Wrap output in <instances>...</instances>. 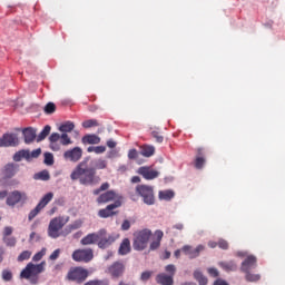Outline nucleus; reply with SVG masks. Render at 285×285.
<instances>
[{"instance_id":"nucleus-1","label":"nucleus","mask_w":285,"mask_h":285,"mask_svg":"<svg viewBox=\"0 0 285 285\" xmlns=\"http://www.w3.org/2000/svg\"><path fill=\"white\" fill-rule=\"evenodd\" d=\"M70 177L72 181L78 179L82 186H92L95 184L96 169L88 167V161L82 160L76 166Z\"/></svg>"},{"instance_id":"nucleus-2","label":"nucleus","mask_w":285,"mask_h":285,"mask_svg":"<svg viewBox=\"0 0 285 285\" xmlns=\"http://www.w3.org/2000/svg\"><path fill=\"white\" fill-rule=\"evenodd\" d=\"M47 263L43 261L40 264L29 263L26 268L22 269L20 278L28 279L32 285H37L39 282V275L45 273Z\"/></svg>"},{"instance_id":"nucleus-3","label":"nucleus","mask_w":285,"mask_h":285,"mask_svg":"<svg viewBox=\"0 0 285 285\" xmlns=\"http://www.w3.org/2000/svg\"><path fill=\"white\" fill-rule=\"evenodd\" d=\"M151 237L153 232L148 228L134 233V250L144 252L147 248Z\"/></svg>"},{"instance_id":"nucleus-4","label":"nucleus","mask_w":285,"mask_h":285,"mask_svg":"<svg viewBox=\"0 0 285 285\" xmlns=\"http://www.w3.org/2000/svg\"><path fill=\"white\" fill-rule=\"evenodd\" d=\"M70 218L69 216L63 217V216H59V217H55L53 219H51L50 224H49V228H48V235L49 237L57 239L60 237V230H62V228L69 223Z\"/></svg>"},{"instance_id":"nucleus-5","label":"nucleus","mask_w":285,"mask_h":285,"mask_svg":"<svg viewBox=\"0 0 285 285\" xmlns=\"http://www.w3.org/2000/svg\"><path fill=\"white\" fill-rule=\"evenodd\" d=\"M136 195L142 198V203L147 206L155 205V191L153 186L138 185L136 186Z\"/></svg>"},{"instance_id":"nucleus-6","label":"nucleus","mask_w":285,"mask_h":285,"mask_svg":"<svg viewBox=\"0 0 285 285\" xmlns=\"http://www.w3.org/2000/svg\"><path fill=\"white\" fill-rule=\"evenodd\" d=\"M88 278V271L83 267H72L67 275V279L70 282H76L77 284H82Z\"/></svg>"},{"instance_id":"nucleus-7","label":"nucleus","mask_w":285,"mask_h":285,"mask_svg":"<svg viewBox=\"0 0 285 285\" xmlns=\"http://www.w3.org/2000/svg\"><path fill=\"white\" fill-rule=\"evenodd\" d=\"M72 259L76 263L88 264L94 259L92 248H78L72 254Z\"/></svg>"},{"instance_id":"nucleus-8","label":"nucleus","mask_w":285,"mask_h":285,"mask_svg":"<svg viewBox=\"0 0 285 285\" xmlns=\"http://www.w3.org/2000/svg\"><path fill=\"white\" fill-rule=\"evenodd\" d=\"M98 248L106 249L111 246L118 238V235H107L106 229L98 230Z\"/></svg>"},{"instance_id":"nucleus-9","label":"nucleus","mask_w":285,"mask_h":285,"mask_svg":"<svg viewBox=\"0 0 285 285\" xmlns=\"http://www.w3.org/2000/svg\"><path fill=\"white\" fill-rule=\"evenodd\" d=\"M28 200V195L24 191L13 190L8 195L7 206L16 207L19 204H24Z\"/></svg>"},{"instance_id":"nucleus-10","label":"nucleus","mask_w":285,"mask_h":285,"mask_svg":"<svg viewBox=\"0 0 285 285\" xmlns=\"http://www.w3.org/2000/svg\"><path fill=\"white\" fill-rule=\"evenodd\" d=\"M53 197L55 195L51 191L46 194L37 207L30 212L29 220L32 222L52 202Z\"/></svg>"},{"instance_id":"nucleus-11","label":"nucleus","mask_w":285,"mask_h":285,"mask_svg":"<svg viewBox=\"0 0 285 285\" xmlns=\"http://www.w3.org/2000/svg\"><path fill=\"white\" fill-rule=\"evenodd\" d=\"M121 207V200H116L114 202V204H109L107 205V207L98 210V217L102 218V219H107L110 217H114L118 214V212H114L115 209H118Z\"/></svg>"},{"instance_id":"nucleus-12","label":"nucleus","mask_w":285,"mask_h":285,"mask_svg":"<svg viewBox=\"0 0 285 285\" xmlns=\"http://www.w3.org/2000/svg\"><path fill=\"white\" fill-rule=\"evenodd\" d=\"M125 272H126V267L121 262H114V264L107 267V274H109V276H111V278L114 279H118L122 277Z\"/></svg>"},{"instance_id":"nucleus-13","label":"nucleus","mask_w":285,"mask_h":285,"mask_svg":"<svg viewBox=\"0 0 285 285\" xmlns=\"http://www.w3.org/2000/svg\"><path fill=\"white\" fill-rule=\"evenodd\" d=\"M82 155H83V150L81 147H73L65 151L63 158L66 159V161H71L72 164H77V161H80Z\"/></svg>"},{"instance_id":"nucleus-14","label":"nucleus","mask_w":285,"mask_h":285,"mask_svg":"<svg viewBox=\"0 0 285 285\" xmlns=\"http://www.w3.org/2000/svg\"><path fill=\"white\" fill-rule=\"evenodd\" d=\"M19 146V138L17 134H4L0 138V148H10Z\"/></svg>"},{"instance_id":"nucleus-15","label":"nucleus","mask_w":285,"mask_h":285,"mask_svg":"<svg viewBox=\"0 0 285 285\" xmlns=\"http://www.w3.org/2000/svg\"><path fill=\"white\" fill-rule=\"evenodd\" d=\"M257 267V257L254 255H248L240 264V272L248 274L252 269Z\"/></svg>"},{"instance_id":"nucleus-16","label":"nucleus","mask_w":285,"mask_h":285,"mask_svg":"<svg viewBox=\"0 0 285 285\" xmlns=\"http://www.w3.org/2000/svg\"><path fill=\"white\" fill-rule=\"evenodd\" d=\"M119 196L115 190H107L100 194L98 198H96V203H98V205H105V204L116 202Z\"/></svg>"},{"instance_id":"nucleus-17","label":"nucleus","mask_w":285,"mask_h":285,"mask_svg":"<svg viewBox=\"0 0 285 285\" xmlns=\"http://www.w3.org/2000/svg\"><path fill=\"white\" fill-rule=\"evenodd\" d=\"M138 175L147 179V181H151L153 179H157V177H159V171L149 166H142L138 168Z\"/></svg>"},{"instance_id":"nucleus-18","label":"nucleus","mask_w":285,"mask_h":285,"mask_svg":"<svg viewBox=\"0 0 285 285\" xmlns=\"http://www.w3.org/2000/svg\"><path fill=\"white\" fill-rule=\"evenodd\" d=\"M205 250V246L203 245H198L196 248H191V246L189 245H185L183 246V252L186 256L189 257V259H195L197 258L202 252Z\"/></svg>"},{"instance_id":"nucleus-19","label":"nucleus","mask_w":285,"mask_h":285,"mask_svg":"<svg viewBox=\"0 0 285 285\" xmlns=\"http://www.w3.org/2000/svg\"><path fill=\"white\" fill-rule=\"evenodd\" d=\"M164 238V232L158 229L154 232V239H151V243L149 244V252L158 250L161 246V240Z\"/></svg>"},{"instance_id":"nucleus-20","label":"nucleus","mask_w":285,"mask_h":285,"mask_svg":"<svg viewBox=\"0 0 285 285\" xmlns=\"http://www.w3.org/2000/svg\"><path fill=\"white\" fill-rule=\"evenodd\" d=\"M19 173V165L10 163L3 168V177L4 179H12Z\"/></svg>"},{"instance_id":"nucleus-21","label":"nucleus","mask_w":285,"mask_h":285,"mask_svg":"<svg viewBox=\"0 0 285 285\" xmlns=\"http://www.w3.org/2000/svg\"><path fill=\"white\" fill-rule=\"evenodd\" d=\"M98 240H99V232L91 233V234H87V236L80 239V245L90 246V245L98 244Z\"/></svg>"},{"instance_id":"nucleus-22","label":"nucleus","mask_w":285,"mask_h":285,"mask_svg":"<svg viewBox=\"0 0 285 285\" xmlns=\"http://www.w3.org/2000/svg\"><path fill=\"white\" fill-rule=\"evenodd\" d=\"M156 283H158V285H174V277L173 275L160 273L156 275Z\"/></svg>"},{"instance_id":"nucleus-23","label":"nucleus","mask_w":285,"mask_h":285,"mask_svg":"<svg viewBox=\"0 0 285 285\" xmlns=\"http://www.w3.org/2000/svg\"><path fill=\"white\" fill-rule=\"evenodd\" d=\"M82 144L85 146L98 145V144H101V138L96 134H87L82 136Z\"/></svg>"},{"instance_id":"nucleus-24","label":"nucleus","mask_w":285,"mask_h":285,"mask_svg":"<svg viewBox=\"0 0 285 285\" xmlns=\"http://www.w3.org/2000/svg\"><path fill=\"white\" fill-rule=\"evenodd\" d=\"M130 252H131V246H130L129 238L122 239V243H120V247L118 248V255L126 256L130 254Z\"/></svg>"},{"instance_id":"nucleus-25","label":"nucleus","mask_w":285,"mask_h":285,"mask_svg":"<svg viewBox=\"0 0 285 285\" xmlns=\"http://www.w3.org/2000/svg\"><path fill=\"white\" fill-rule=\"evenodd\" d=\"M203 148L197 149V156L195 158L194 166L197 170H202L206 164V159L203 157Z\"/></svg>"},{"instance_id":"nucleus-26","label":"nucleus","mask_w":285,"mask_h":285,"mask_svg":"<svg viewBox=\"0 0 285 285\" xmlns=\"http://www.w3.org/2000/svg\"><path fill=\"white\" fill-rule=\"evenodd\" d=\"M23 136L26 144H32L37 139V131L32 127H29L23 130Z\"/></svg>"},{"instance_id":"nucleus-27","label":"nucleus","mask_w":285,"mask_h":285,"mask_svg":"<svg viewBox=\"0 0 285 285\" xmlns=\"http://www.w3.org/2000/svg\"><path fill=\"white\" fill-rule=\"evenodd\" d=\"M218 266L225 271V272H236L237 271V264L234 261L229 262H220Z\"/></svg>"},{"instance_id":"nucleus-28","label":"nucleus","mask_w":285,"mask_h":285,"mask_svg":"<svg viewBox=\"0 0 285 285\" xmlns=\"http://www.w3.org/2000/svg\"><path fill=\"white\" fill-rule=\"evenodd\" d=\"M174 197H175V191L170 190V189H168V190H160L158 193V198L160 200L170 202L171 199H174Z\"/></svg>"},{"instance_id":"nucleus-29","label":"nucleus","mask_w":285,"mask_h":285,"mask_svg":"<svg viewBox=\"0 0 285 285\" xmlns=\"http://www.w3.org/2000/svg\"><path fill=\"white\" fill-rule=\"evenodd\" d=\"M140 155L142 157H153L155 155V147L153 145H142L140 147Z\"/></svg>"},{"instance_id":"nucleus-30","label":"nucleus","mask_w":285,"mask_h":285,"mask_svg":"<svg viewBox=\"0 0 285 285\" xmlns=\"http://www.w3.org/2000/svg\"><path fill=\"white\" fill-rule=\"evenodd\" d=\"M21 159H27V161H30V151L26 149L17 151L13 156V160L20 161Z\"/></svg>"},{"instance_id":"nucleus-31","label":"nucleus","mask_w":285,"mask_h":285,"mask_svg":"<svg viewBox=\"0 0 285 285\" xmlns=\"http://www.w3.org/2000/svg\"><path fill=\"white\" fill-rule=\"evenodd\" d=\"M194 279L198 283V285H207L208 279L200 271H195L193 274Z\"/></svg>"},{"instance_id":"nucleus-32","label":"nucleus","mask_w":285,"mask_h":285,"mask_svg":"<svg viewBox=\"0 0 285 285\" xmlns=\"http://www.w3.org/2000/svg\"><path fill=\"white\" fill-rule=\"evenodd\" d=\"M75 128H76V125L72 121L68 120L59 127V130L60 132L67 134V132H72Z\"/></svg>"},{"instance_id":"nucleus-33","label":"nucleus","mask_w":285,"mask_h":285,"mask_svg":"<svg viewBox=\"0 0 285 285\" xmlns=\"http://www.w3.org/2000/svg\"><path fill=\"white\" fill-rule=\"evenodd\" d=\"M82 227V220L78 219L73 222L72 224L68 225L66 228L67 234H71L75 230H78Z\"/></svg>"},{"instance_id":"nucleus-34","label":"nucleus","mask_w":285,"mask_h":285,"mask_svg":"<svg viewBox=\"0 0 285 285\" xmlns=\"http://www.w3.org/2000/svg\"><path fill=\"white\" fill-rule=\"evenodd\" d=\"M245 279L248 283H256L261 281L259 274H252L250 272L245 273Z\"/></svg>"},{"instance_id":"nucleus-35","label":"nucleus","mask_w":285,"mask_h":285,"mask_svg":"<svg viewBox=\"0 0 285 285\" xmlns=\"http://www.w3.org/2000/svg\"><path fill=\"white\" fill-rule=\"evenodd\" d=\"M35 179H40L41 181H49L50 179V174L48 170H42L40 173H37L35 175Z\"/></svg>"},{"instance_id":"nucleus-36","label":"nucleus","mask_w":285,"mask_h":285,"mask_svg":"<svg viewBox=\"0 0 285 285\" xmlns=\"http://www.w3.org/2000/svg\"><path fill=\"white\" fill-rule=\"evenodd\" d=\"M51 132V126L47 125L43 130L39 134L37 141H43L48 135Z\"/></svg>"},{"instance_id":"nucleus-37","label":"nucleus","mask_w":285,"mask_h":285,"mask_svg":"<svg viewBox=\"0 0 285 285\" xmlns=\"http://www.w3.org/2000/svg\"><path fill=\"white\" fill-rule=\"evenodd\" d=\"M82 126L85 128H96L97 126H99V121L97 119L85 120L82 121Z\"/></svg>"},{"instance_id":"nucleus-38","label":"nucleus","mask_w":285,"mask_h":285,"mask_svg":"<svg viewBox=\"0 0 285 285\" xmlns=\"http://www.w3.org/2000/svg\"><path fill=\"white\" fill-rule=\"evenodd\" d=\"M32 253L30 250H23L19 256H18V262L22 263L26 261H29L31 257Z\"/></svg>"},{"instance_id":"nucleus-39","label":"nucleus","mask_w":285,"mask_h":285,"mask_svg":"<svg viewBox=\"0 0 285 285\" xmlns=\"http://www.w3.org/2000/svg\"><path fill=\"white\" fill-rule=\"evenodd\" d=\"M217 247L222 250H228L229 249V243L226 239L219 238L217 240Z\"/></svg>"},{"instance_id":"nucleus-40","label":"nucleus","mask_w":285,"mask_h":285,"mask_svg":"<svg viewBox=\"0 0 285 285\" xmlns=\"http://www.w3.org/2000/svg\"><path fill=\"white\" fill-rule=\"evenodd\" d=\"M85 285H109V281L108 279H91V281L85 283Z\"/></svg>"},{"instance_id":"nucleus-41","label":"nucleus","mask_w":285,"mask_h":285,"mask_svg":"<svg viewBox=\"0 0 285 285\" xmlns=\"http://www.w3.org/2000/svg\"><path fill=\"white\" fill-rule=\"evenodd\" d=\"M46 254H47V248H42L40 252H38V253L33 256L32 261H33L35 263H38V262H40V261L46 256Z\"/></svg>"},{"instance_id":"nucleus-42","label":"nucleus","mask_w":285,"mask_h":285,"mask_svg":"<svg viewBox=\"0 0 285 285\" xmlns=\"http://www.w3.org/2000/svg\"><path fill=\"white\" fill-rule=\"evenodd\" d=\"M107 166H108L107 160H105V159L96 160V169L97 170H105V168H107Z\"/></svg>"},{"instance_id":"nucleus-43","label":"nucleus","mask_w":285,"mask_h":285,"mask_svg":"<svg viewBox=\"0 0 285 285\" xmlns=\"http://www.w3.org/2000/svg\"><path fill=\"white\" fill-rule=\"evenodd\" d=\"M12 278H13L12 272L9 271V269H3V272H2V279H3L4 282H11Z\"/></svg>"},{"instance_id":"nucleus-44","label":"nucleus","mask_w":285,"mask_h":285,"mask_svg":"<svg viewBox=\"0 0 285 285\" xmlns=\"http://www.w3.org/2000/svg\"><path fill=\"white\" fill-rule=\"evenodd\" d=\"M165 272H167V274H169V276H171L174 278V276L177 272V268L174 264H169V265L165 266Z\"/></svg>"},{"instance_id":"nucleus-45","label":"nucleus","mask_w":285,"mask_h":285,"mask_svg":"<svg viewBox=\"0 0 285 285\" xmlns=\"http://www.w3.org/2000/svg\"><path fill=\"white\" fill-rule=\"evenodd\" d=\"M45 164H47V166H53L55 158H53L52 154H50V153L45 154Z\"/></svg>"},{"instance_id":"nucleus-46","label":"nucleus","mask_w":285,"mask_h":285,"mask_svg":"<svg viewBox=\"0 0 285 285\" xmlns=\"http://www.w3.org/2000/svg\"><path fill=\"white\" fill-rule=\"evenodd\" d=\"M151 137H154V139H156L157 144H163V141H164V136L157 130L151 131Z\"/></svg>"},{"instance_id":"nucleus-47","label":"nucleus","mask_w":285,"mask_h":285,"mask_svg":"<svg viewBox=\"0 0 285 285\" xmlns=\"http://www.w3.org/2000/svg\"><path fill=\"white\" fill-rule=\"evenodd\" d=\"M45 112H47V115H53V112H56V105L53 102L47 104Z\"/></svg>"},{"instance_id":"nucleus-48","label":"nucleus","mask_w":285,"mask_h":285,"mask_svg":"<svg viewBox=\"0 0 285 285\" xmlns=\"http://www.w3.org/2000/svg\"><path fill=\"white\" fill-rule=\"evenodd\" d=\"M60 139H61L62 146H69L70 144H72V140L68 136V134H62Z\"/></svg>"},{"instance_id":"nucleus-49","label":"nucleus","mask_w":285,"mask_h":285,"mask_svg":"<svg viewBox=\"0 0 285 285\" xmlns=\"http://www.w3.org/2000/svg\"><path fill=\"white\" fill-rule=\"evenodd\" d=\"M4 243L9 247H14L17 244V239L14 237H4Z\"/></svg>"},{"instance_id":"nucleus-50","label":"nucleus","mask_w":285,"mask_h":285,"mask_svg":"<svg viewBox=\"0 0 285 285\" xmlns=\"http://www.w3.org/2000/svg\"><path fill=\"white\" fill-rule=\"evenodd\" d=\"M207 273H208V275H209L210 277H213V278H217V277L219 276V272H218V269L215 268V267L208 268V269H207Z\"/></svg>"},{"instance_id":"nucleus-51","label":"nucleus","mask_w":285,"mask_h":285,"mask_svg":"<svg viewBox=\"0 0 285 285\" xmlns=\"http://www.w3.org/2000/svg\"><path fill=\"white\" fill-rule=\"evenodd\" d=\"M60 254H61V249L58 248V249H56V250L50 255L49 259H50L51 262H56V261L59 258Z\"/></svg>"},{"instance_id":"nucleus-52","label":"nucleus","mask_w":285,"mask_h":285,"mask_svg":"<svg viewBox=\"0 0 285 285\" xmlns=\"http://www.w3.org/2000/svg\"><path fill=\"white\" fill-rule=\"evenodd\" d=\"M153 273L151 272H142V275H140V281L142 282H148L151 277Z\"/></svg>"},{"instance_id":"nucleus-53","label":"nucleus","mask_w":285,"mask_h":285,"mask_svg":"<svg viewBox=\"0 0 285 285\" xmlns=\"http://www.w3.org/2000/svg\"><path fill=\"white\" fill-rule=\"evenodd\" d=\"M59 139H61V136H60V134H58V132H53L51 136H50V138H49V140H50V142H58L59 141Z\"/></svg>"},{"instance_id":"nucleus-54","label":"nucleus","mask_w":285,"mask_h":285,"mask_svg":"<svg viewBox=\"0 0 285 285\" xmlns=\"http://www.w3.org/2000/svg\"><path fill=\"white\" fill-rule=\"evenodd\" d=\"M41 155V149H35L32 153H30V159H37Z\"/></svg>"},{"instance_id":"nucleus-55","label":"nucleus","mask_w":285,"mask_h":285,"mask_svg":"<svg viewBox=\"0 0 285 285\" xmlns=\"http://www.w3.org/2000/svg\"><path fill=\"white\" fill-rule=\"evenodd\" d=\"M129 159H137L138 157V151L136 149H129V154L127 155Z\"/></svg>"},{"instance_id":"nucleus-56","label":"nucleus","mask_w":285,"mask_h":285,"mask_svg":"<svg viewBox=\"0 0 285 285\" xmlns=\"http://www.w3.org/2000/svg\"><path fill=\"white\" fill-rule=\"evenodd\" d=\"M121 229L122 232H128L130 229V222L128 219H125V222H122Z\"/></svg>"},{"instance_id":"nucleus-57","label":"nucleus","mask_w":285,"mask_h":285,"mask_svg":"<svg viewBox=\"0 0 285 285\" xmlns=\"http://www.w3.org/2000/svg\"><path fill=\"white\" fill-rule=\"evenodd\" d=\"M95 153L96 155H102V153H106V146H96Z\"/></svg>"},{"instance_id":"nucleus-58","label":"nucleus","mask_w":285,"mask_h":285,"mask_svg":"<svg viewBox=\"0 0 285 285\" xmlns=\"http://www.w3.org/2000/svg\"><path fill=\"white\" fill-rule=\"evenodd\" d=\"M12 233H13V229H12V227H6L4 228V232H3V236H4V238H7V237H9V236H11L12 235Z\"/></svg>"},{"instance_id":"nucleus-59","label":"nucleus","mask_w":285,"mask_h":285,"mask_svg":"<svg viewBox=\"0 0 285 285\" xmlns=\"http://www.w3.org/2000/svg\"><path fill=\"white\" fill-rule=\"evenodd\" d=\"M50 148L57 153L60 150V145L58 142H50Z\"/></svg>"},{"instance_id":"nucleus-60","label":"nucleus","mask_w":285,"mask_h":285,"mask_svg":"<svg viewBox=\"0 0 285 285\" xmlns=\"http://www.w3.org/2000/svg\"><path fill=\"white\" fill-rule=\"evenodd\" d=\"M39 239H40V237L35 233V232H32L31 234H30V242L32 243V242H39Z\"/></svg>"},{"instance_id":"nucleus-61","label":"nucleus","mask_w":285,"mask_h":285,"mask_svg":"<svg viewBox=\"0 0 285 285\" xmlns=\"http://www.w3.org/2000/svg\"><path fill=\"white\" fill-rule=\"evenodd\" d=\"M100 190L104 193V191H107L109 188H110V184L109 183H102V185H100Z\"/></svg>"},{"instance_id":"nucleus-62","label":"nucleus","mask_w":285,"mask_h":285,"mask_svg":"<svg viewBox=\"0 0 285 285\" xmlns=\"http://www.w3.org/2000/svg\"><path fill=\"white\" fill-rule=\"evenodd\" d=\"M117 142L112 139L107 140V147L108 148H116Z\"/></svg>"},{"instance_id":"nucleus-63","label":"nucleus","mask_w":285,"mask_h":285,"mask_svg":"<svg viewBox=\"0 0 285 285\" xmlns=\"http://www.w3.org/2000/svg\"><path fill=\"white\" fill-rule=\"evenodd\" d=\"M213 285H229V284L224 279H216Z\"/></svg>"},{"instance_id":"nucleus-64","label":"nucleus","mask_w":285,"mask_h":285,"mask_svg":"<svg viewBox=\"0 0 285 285\" xmlns=\"http://www.w3.org/2000/svg\"><path fill=\"white\" fill-rule=\"evenodd\" d=\"M141 178L139 176L131 177V184H140Z\"/></svg>"}]
</instances>
